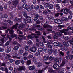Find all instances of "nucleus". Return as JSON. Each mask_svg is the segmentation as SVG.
<instances>
[{
  "label": "nucleus",
  "instance_id": "nucleus-1",
  "mask_svg": "<svg viewBox=\"0 0 73 73\" xmlns=\"http://www.w3.org/2000/svg\"><path fill=\"white\" fill-rule=\"evenodd\" d=\"M18 25H19V24H18V23H16V24L13 26L12 27H10V29H8L7 30L9 31V34H10V35L13 34L14 32V31L13 29H17Z\"/></svg>",
  "mask_w": 73,
  "mask_h": 73
},
{
  "label": "nucleus",
  "instance_id": "nucleus-2",
  "mask_svg": "<svg viewBox=\"0 0 73 73\" xmlns=\"http://www.w3.org/2000/svg\"><path fill=\"white\" fill-rule=\"evenodd\" d=\"M7 38H9V41H12V38H13V37H15V39H19V38H18V37H17V35H16L15 34H13L12 35H7Z\"/></svg>",
  "mask_w": 73,
  "mask_h": 73
},
{
  "label": "nucleus",
  "instance_id": "nucleus-3",
  "mask_svg": "<svg viewBox=\"0 0 73 73\" xmlns=\"http://www.w3.org/2000/svg\"><path fill=\"white\" fill-rule=\"evenodd\" d=\"M19 0H15L13 1L11 5V7L13 8L16 7L17 4H19Z\"/></svg>",
  "mask_w": 73,
  "mask_h": 73
},
{
  "label": "nucleus",
  "instance_id": "nucleus-4",
  "mask_svg": "<svg viewBox=\"0 0 73 73\" xmlns=\"http://www.w3.org/2000/svg\"><path fill=\"white\" fill-rule=\"evenodd\" d=\"M40 16L38 15V14H36L35 15V17L34 18V20L35 21H36L37 24H40V22L39 21V19L38 18H39Z\"/></svg>",
  "mask_w": 73,
  "mask_h": 73
},
{
  "label": "nucleus",
  "instance_id": "nucleus-5",
  "mask_svg": "<svg viewBox=\"0 0 73 73\" xmlns=\"http://www.w3.org/2000/svg\"><path fill=\"white\" fill-rule=\"evenodd\" d=\"M62 33L60 32H57L55 33V35L53 36V38L54 39H58V37L62 36Z\"/></svg>",
  "mask_w": 73,
  "mask_h": 73
},
{
  "label": "nucleus",
  "instance_id": "nucleus-6",
  "mask_svg": "<svg viewBox=\"0 0 73 73\" xmlns=\"http://www.w3.org/2000/svg\"><path fill=\"white\" fill-rule=\"evenodd\" d=\"M19 39L20 40V41H21L22 39H24V40H26L27 38L26 37L24 36V35H19V37H18Z\"/></svg>",
  "mask_w": 73,
  "mask_h": 73
},
{
  "label": "nucleus",
  "instance_id": "nucleus-7",
  "mask_svg": "<svg viewBox=\"0 0 73 73\" xmlns=\"http://www.w3.org/2000/svg\"><path fill=\"white\" fill-rule=\"evenodd\" d=\"M0 69L2 71H5L6 73H8V70L7 67H5L4 68L3 67H1L0 68Z\"/></svg>",
  "mask_w": 73,
  "mask_h": 73
},
{
  "label": "nucleus",
  "instance_id": "nucleus-8",
  "mask_svg": "<svg viewBox=\"0 0 73 73\" xmlns=\"http://www.w3.org/2000/svg\"><path fill=\"white\" fill-rule=\"evenodd\" d=\"M18 70L19 72H21L22 70H25V67L24 66H19Z\"/></svg>",
  "mask_w": 73,
  "mask_h": 73
},
{
  "label": "nucleus",
  "instance_id": "nucleus-9",
  "mask_svg": "<svg viewBox=\"0 0 73 73\" xmlns=\"http://www.w3.org/2000/svg\"><path fill=\"white\" fill-rule=\"evenodd\" d=\"M58 53L60 56H64V54H65L64 52H63L62 51H61L60 50H58Z\"/></svg>",
  "mask_w": 73,
  "mask_h": 73
},
{
  "label": "nucleus",
  "instance_id": "nucleus-10",
  "mask_svg": "<svg viewBox=\"0 0 73 73\" xmlns=\"http://www.w3.org/2000/svg\"><path fill=\"white\" fill-rule=\"evenodd\" d=\"M30 50L32 52L35 53V52H36L37 49H36L35 47H33L30 48Z\"/></svg>",
  "mask_w": 73,
  "mask_h": 73
},
{
  "label": "nucleus",
  "instance_id": "nucleus-11",
  "mask_svg": "<svg viewBox=\"0 0 73 73\" xmlns=\"http://www.w3.org/2000/svg\"><path fill=\"white\" fill-rule=\"evenodd\" d=\"M53 68L55 69H58L60 67L59 65L57 64H54L53 66Z\"/></svg>",
  "mask_w": 73,
  "mask_h": 73
},
{
  "label": "nucleus",
  "instance_id": "nucleus-12",
  "mask_svg": "<svg viewBox=\"0 0 73 73\" xmlns=\"http://www.w3.org/2000/svg\"><path fill=\"white\" fill-rule=\"evenodd\" d=\"M1 36L3 37L1 40V41L2 43H4V40H5V36L6 35H1Z\"/></svg>",
  "mask_w": 73,
  "mask_h": 73
},
{
  "label": "nucleus",
  "instance_id": "nucleus-13",
  "mask_svg": "<svg viewBox=\"0 0 73 73\" xmlns=\"http://www.w3.org/2000/svg\"><path fill=\"white\" fill-rule=\"evenodd\" d=\"M28 69L30 70H35V66L33 65L28 67Z\"/></svg>",
  "mask_w": 73,
  "mask_h": 73
},
{
  "label": "nucleus",
  "instance_id": "nucleus-14",
  "mask_svg": "<svg viewBox=\"0 0 73 73\" xmlns=\"http://www.w3.org/2000/svg\"><path fill=\"white\" fill-rule=\"evenodd\" d=\"M22 19H23V17H21L20 19H19L17 17H15V18L14 19V21L15 22H17L18 21H21V20H22Z\"/></svg>",
  "mask_w": 73,
  "mask_h": 73
},
{
  "label": "nucleus",
  "instance_id": "nucleus-15",
  "mask_svg": "<svg viewBox=\"0 0 73 73\" xmlns=\"http://www.w3.org/2000/svg\"><path fill=\"white\" fill-rule=\"evenodd\" d=\"M69 12V9L67 8H65L64 10V12L65 14H68Z\"/></svg>",
  "mask_w": 73,
  "mask_h": 73
},
{
  "label": "nucleus",
  "instance_id": "nucleus-16",
  "mask_svg": "<svg viewBox=\"0 0 73 73\" xmlns=\"http://www.w3.org/2000/svg\"><path fill=\"white\" fill-rule=\"evenodd\" d=\"M23 21L25 24H27V23H31V21H28V20L25 19H23Z\"/></svg>",
  "mask_w": 73,
  "mask_h": 73
},
{
  "label": "nucleus",
  "instance_id": "nucleus-17",
  "mask_svg": "<svg viewBox=\"0 0 73 73\" xmlns=\"http://www.w3.org/2000/svg\"><path fill=\"white\" fill-rule=\"evenodd\" d=\"M63 45H64V46L66 47L69 46V44L68 42H66L65 41H64L63 42Z\"/></svg>",
  "mask_w": 73,
  "mask_h": 73
},
{
  "label": "nucleus",
  "instance_id": "nucleus-18",
  "mask_svg": "<svg viewBox=\"0 0 73 73\" xmlns=\"http://www.w3.org/2000/svg\"><path fill=\"white\" fill-rule=\"evenodd\" d=\"M7 53H9L11 51V47L10 46H7Z\"/></svg>",
  "mask_w": 73,
  "mask_h": 73
},
{
  "label": "nucleus",
  "instance_id": "nucleus-19",
  "mask_svg": "<svg viewBox=\"0 0 73 73\" xmlns=\"http://www.w3.org/2000/svg\"><path fill=\"white\" fill-rule=\"evenodd\" d=\"M58 45L60 47V49L61 50H63V49H64V47H63V45H62V44L59 43Z\"/></svg>",
  "mask_w": 73,
  "mask_h": 73
},
{
  "label": "nucleus",
  "instance_id": "nucleus-20",
  "mask_svg": "<svg viewBox=\"0 0 73 73\" xmlns=\"http://www.w3.org/2000/svg\"><path fill=\"white\" fill-rule=\"evenodd\" d=\"M56 7V9L58 11H60V9H61V8L60 7V5L58 4H57L55 5Z\"/></svg>",
  "mask_w": 73,
  "mask_h": 73
},
{
  "label": "nucleus",
  "instance_id": "nucleus-21",
  "mask_svg": "<svg viewBox=\"0 0 73 73\" xmlns=\"http://www.w3.org/2000/svg\"><path fill=\"white\" fill-rule=\"evenodd\" d=\"M43 58L45 61H47V60L49 59V56H44Z\"/></svg>",
  "mask_w": 73,
  "mask_h": 73
},
{
  "label": "nucleus",
  "instance_id": "nucleus-22",
  "mask_svg": "<svg viewBox=\"0 0 73 73\" xmlns=\"http://www.w3.org/2000/svg\"><path fill=\"white\" fill-rule=\"evenodd\" d=\"M27 19L28 20V21H31L32 20V19H31V17L29 16H28V15L25 18Z\"/></svg>",
  "mask_w": 73,
  "mask_h": 73
},
{
  "label": "nucleus",
  "instance_id": "nucleus-23",
  "mask_svg": "<svg viewBox=\"0 0 73 73\" xmlns=\"http://www.w3.org/2000/svg\"><path fill=\"white\" fill-rule=\"evenodd\" d=\"M31 62H32L31 61V60H28L27 61L26 65L29 66V65H30V64H31Z\"/></svg>",
  "mask_w": 73,
  "mask_h": 73
},
{
  "label": "nucleus",
  "instance_id": "nucleus-24",
  "mask_svg": "<svg viewBox=\"0 0 73 73\" xmlns=\"http://www.w3.org/2000/svg\"><path fill=\"white\" fill-rule=\"evenodd\" d=\"M54 7V5L52 4H50L48 6V7L50 9H52Z\"/></svg>",
  "mask_w": 73,
  "mask_h": 73
},
{
  "label": "nucleus",
  "instance_id": "nucleus-25",
  "mask_svg": "<svg viewBox=\"0 0 73 73\" xmlns=\"http://www.w3.org/2000/svg\"><path fill=\"white\" fill-rule=\"evenodd\" d=\"M63 38L66 41H67V42H69V38H68V36H64Z\"/></svg>",
  "mask_w": 73,
  "mask_h": 73
},
{
  "label": "nucleus",
  "instance_id": "nucleus-26",
  "mask_svg": "<svg viewBox=\"0 0 73 73\" xmlns=\"http://www.w3.org/2000/svg\"><path fill=\"white\" fill-rule=\"evenodd\" d=\"M22 14L23 16H24V17H25V18L27 16V13L25 11H24L22 13Z\"/></svg>",
  "mask_w": 73,
  "mask_h": 73
},
{
  "label": "nucleus",
  "instance_id": "nucleus-27",
  "mask_svg": "<svg viewBox=\"0 0 73 73\" xmlns=\"http://www.w3.org/2000/svg\"><path fill=\"white\" fill-rule=\"evenodd\" d=\"M27 38L29 39H32V38H34V36H33V35H28L27 36Z\"/></svg>",
  "mask_w": 73,
  "mask_h": 73
},
{
  "label": "nucleus",
  "instance_id": "nucleus-28",
  "mask_svg": "<svg viewBox=\"0 0 73 73\" xmlns=\"http://www.w3.org/2000/svg\"><path fill=\"white\" fill-rule=\"evenodd\" d=\"M69 28H70L69 27H68L67 28V29H64L60 31L61 32H64L65 31H66V32H68V31L69 30Z\"/></svg>",
  "mask_w": 73,
  "mask_h": 73
},
{
  "label": "nucleus",
  "instance_id": "nucleus-29",
  "mask_svg": "<svg viewBox=\"0 0 73 73\" xmlns=\"http://www.w3.org/2000/svg\"><path fill=\"white\" fill-rule=\"evenodd\" d=\"M61 20L62 21H68V19L65 17H62L61 18Z\"/></svg>",
  "mask_w": 73,
  "mask_h": 73
},
{
  "label": "nucleus",
  "instance_id": "nucleus-30",
  "mask_svg": "<svg viewBox=\"0 0 73 73\" xmlns=\"http://www.w3.org/2000/svg\"><path fill=\"white\" fill-rule=\"evenodd\" d=\"M19 64H20V60H17L15 62V64L16 65H19Z\"/></svg>",
  "mask_w": 73,
  "mask_h": 73
},
{
  "label": "nucleus",
  "instance_id": "nucleus-31",
  "mask_svg": "<svg viewBox=\"0 0 73 73\" xmlns=\"http://www.w3.org/2000/svg\"><path fill=\"white\" fill-rule=\"evenodd\" d=\"M33 57V55L32 53H30V54L29 55V56L28 57V58H32Z\"/></svg>",
  "mask_w": 73,
  "mask_h": 73
},
{
  "label": "nucleus",
  "instance_id": "nucleus-32",
  "mask_svg": "<svg viewBox=\"0 0 73 73\" xmlns=\"http://www.w3.org/2000/svg\"><path fill=\"white\" fill-rule=\"evenodd\" d=\"M62 23V21L60 20V19H58V22H57V24H61Z\"/></svg>",
  "mask_w": 73,
  "mask_h": 73
},
{
  "label": "nucleus",
  "instance_id": "nucleus-33",
  "mask_svg": "<svg viewBox=\"0 0 73 73\" xmlns=\"http://www.w3.org/2000/svg\"><path fill=\"white\" fill-rule=\"evenodd\" d=\"M19 47L18 46H16L14 47L13 49L14 50H17L19 49Z\"/></svg>",
  "mask_w": 73,
  "mask_h": 73
},
{
  "label": "nucleus",
  "instance_id": "nucleus-34",
  "mask_svg": "<svg viewBox=\"0 0 73 73\" xmlns=\"http://www.w3.org/2000/svg\"><path fill=\"white\" fill-rule=\"evenodd\" d=\"M48 18L49 20V21H53L54 19L53 17H52L51 16H50L49 17H48Z\"/></svg>",
  "mask_w": 73,
  "mask_h": 73
},
{
  "label": "nucleus",
  "instance_id": "nucleus-35",
  "mask_svg": "<svg viewBox=\"0 0 73 73\" xmlns=\"http://www.w3.org/2000/svg\"><path fill=\"white\" fill-rule=\"evenodd\" d=\"M23 8H24L25 9H27V8L28 7V5L27 4H24L23 5Z\"/></svg>",
  "mask_w": 73,
  "mask_h": 73
},
{
  "label": "nucleus",
  "instance_id": "nucleus-36",
  "mask_svg": "<svg viewBox=\"0 0 73 73\" xmlns=\"http://www.w3.org/2000/svg\"><path fill=\"white\" fill-rule=\"evenodd\" d=\"M62 30H59V31H60V32H61V33H64V35H68V33L67 32H66V31H63V32H62V31H61Z\"/></svg>",
  "mask_w": 73,
  "mask_h": 73
},
{
  "label": "nucleus",
  "instance_id": "nucleus-37",
  "mask_svg": "<svg viewBox=\"0 0 73 73\" xmlns=\"http://www.w3.org/2000/svg\"><path fill=\"white\" fill-rule=\"evenodd\" d=\"M23 24H21L19 25L18 27V28H19L20 29H23Z\"/></svg>",
  "mask_w": 73,
  "mask_h": 73
},
{
  "label": "nucleus",
  "instance_id": "nucleus-38",
  "mask_svg": "<svg viewBox=\"0 0 73 73\" xmlns=\"http://www.w3.org/2000/svg\"><path fill=\"white\" fill-rule=\"evenodd\" d=\"M62 60V59L61 58H58V63L59 64L61 63V62Z\"/></svg>",
  "mask_w": 73,
  "mask_h": 73
},
{
  "label": "nucleus",
  "instance_id": "nucleus-39",
  "mask_svg": "<svg viewBox=\"0 0 73 73\" xmlns=\"http://www.w3.org/2000/svg\"><path fill=\"white\" fill-rule=\"evenodd\" d=\"M24 52V51L22 49H20L18 51V53H19V54H22Z\"/></svg>",
  "mask_w": 73,
  "mask_h": 73
},
{
  "label": "nucleus",
  "instance_id": "nucleus-40",
  "mask_svg": "<svg viewBox=\"0 0 73 73\" xmlns=\"http://www.w3.org/2000/svg\"><path fill=\"white\" fill-rule=\"evenodd\" d=\"M12 56H18V54L17 53H15L14 52H12Z\"/></svg>",
  "mask_w": 73,
  "mask_h": 73
},
{
  "label": "nucleus",
  "instance_id": "nucleus-41",
  "mask_svg": "<svg viewBox=\"0 0 73 73\" xmlns=\"http://www.w3.org/2000/svg\"><path fill=\"white\" fill-rule=\"evenodd\" d=\"M28 53L27 52H26L23 54V55L25 57V56H27V55H28Z\"/></svg>",
  "mask_w": 73,
  "mask_h": 73
},
{
  "label": "nucleus",
  "instance_id": "nucleus-42",
  "mask_svg": "<svg viewBox=\"0 0 73 73\" xmlns=\"http://www.w3.org/2000/svg\"><path fill=\"white\" fill-rule=\"evenodd\" d=\"M65 64V61H63L60 65V66H64Z\"/></svg>",
  "mask_w": 73,
  "mask_h": 73
},
{
  "label": "nucleus",
  "instance_id": "nucleus-43",
  "mask_svg": "<svg viewBox=\"0 0 73 73\" xmlns=\"http://www.w3.org/2000/svg\"><path fill=\"white\" fill-rule=\"evenodd\" d=\"M25 50H27V51H28V50H29V46H25Z\"/></svg>",
  "mask_w": 73,
  "mask_h": 73
},
{
  "label": "nucleus",
  "instance_id": "nucleus-44",
  "mask_svg": "<svg viewBox=\"0 0 73 73\" xmlns=\"http://www.w3.org/2000/svg\"><path fill=\"white\" fill-rule=\"evenodd\" d=\"M37 65H38V67L39 68V67L42 66V63L40 62H39L37 63Z\"/></svg>",
  "mask_w": 73,
  "mask_h": 73
},
{
  "label": "nucleus",
  "instance_id": "nucleus-45",
  "mask_svg": "<svg viewBox=\"0 0 73 73\" xmlns=\"http://www.w3.org/2000/svg\"><path fill=\"white\" fill-rule=\"evenodd\" d=\"M43 27L44 28H48V25L46 24H44L43 26Z\"/></svg>",
  "mask_w": 73,
  "mask_h": 73
},
{
  "label": "nucleus",
  "instance_id": "nucleus-46",
  "mask_svg": "<svg viewBox=\"0 0 73 73\" xmlns=\"http://www.w3.org/2000/svg\"><path fill=\"white\" fill-rule=\"evenodd\" d=\"M38 19L39 20H41L42 21H44V19L43 18V17L42 16H39Z\"/></svg>",
  "mask_w": 73,
  "mask_h": 73
},
{
  "label": "nucleus",
  "instance_id": "nucleus-47",
  "mask_svg": "<svg viewBox=\"0 0 73 73\" xmlns=\"http://www.w3.org/2000/svg\"><path fill=\"white\" fill-rule=\"evenodd\" d=\"M49 3H46L44 5V7H45V8H48V7H49Z\"/></svg>",
  "mask_w": 73,
  "mask_h": 73
},
{
  "label": "nucleus",
  "instance_id": "nucleus-48",
  "mask_svg": "<svg viewBox=\"0 0 73 73\" xmlns=\"http://www.w3.org/2000/svg\"><path fill=\"white\" fill-rule=\"evenodd\" d=\"M59 43H57V42H54L53 43V44L55 46H58V44Z\"/></svg>",
  "mask_w": 73,
  "mask_h": 73
},
{
  "label": "nucleus",
  "instance_id": "nucleus-49",
  "mask_svg": "<svg viewBox=\"0 0 73 73\" xmlns=\"http://www.w3.org/2000/svg\"><path fill=\"white\" fill-rule=\"evenodd\" d=\"M54 72H55V71L52 69L48 71V72H51V73H55Z\"/></svg>",
  "mask_w": 73,
  "mask_h": 73
},
{
  "label": "nucleus",
  "instance_id": "nucleus-50",
  "mask_svg": "<svg viewBox=\"0 0 73 73\" xmlns=\"http://www.w3.org/2000/svg\"><path fill=\"white\" fill-rule=\"evenodd\" d=\"M33 35V36H34V37H35V38H38V36H37V35L36 34H32Z\"/></svg>",
  "mask_w": 73,
  "mask_h": 73
},
{
  "label": "nucleus",
  "instance_id": "nucleus-51",
  "mask_svg": "<svg viewBox=\"0 0 73 73\" xmlns=\"http://www.w3.org/2000/svg\"><path fill=\"white\" fill-rule=\"evenodd\" d=\"M10 57H11V56H10V55H8L7 56L5 57V58L6 60H8V59H9Z\"/></svg>",
  "mask_w": 73,
  "mask_h": 73
},
{
  "label": "nucleus",
  "instance_id": "nucleus-52",
  "mask_svg": "<svg viewBox=\"0 0 73 73\" xmlns=\"http://www.w3.org/2000/svg\"><path fill=\"white\" fill-rule=\"evenodd\" d=\"M42 37L43 39V42H44V43H46V41H45V37L44 36H42Z\"/></svg>",
  "mask_w": 73,
  "mask_h": 73
},
{
  "label": "nucleus",
  "instance_id": "nucleus-53",
  "mask_svg": "<svg viewBox=\"0 0 73 73\" xmlns=\"http://www.w3.org/2000/svg\"><path fill=\"white\" fill-rule=\"evenodd\" d=\"M49 53H52L53 52V50L52 49H49L48 50Z\"/></svg>",
  "mask_w": 73,
  "mask_h": 73
},
{
  "label": "nucleus",
  "instance_id": "nucleus-54",
  "mask_svg": "<svg viewBox=\"0 0 73 73\" xmlns=\"http://www.w3.org/2000/svg\"><path fill=\"white\" fill-rule=\"evenodd\" d=\"M27 44L29 45H32V42L31 40H29L27 42Z\"/></svg>",
  "mask_w": 73,
  "mask_h": 73
},
{
  "label": "nucleus",
  "instance_id": "nucleus-55",
  "mask_svg": "<svg viewBox=\"0 0 73 73\" xmlns=\"http://www.w3.org/2000/svg\"><path fill=\"white\" fill-rule=\"evenodd\" d=\"M42 49L43 51H44V52H46L47 50V48H46V47H43Z\"/></svg>",
  "mask_w": 73,
  "mask_h": 73
},
{
  "label": "nucleus",
  "instance_id": "nucleus-56",
  "mask_svg": "<svg viewBox=\"0 0 73 73\" xmlns=\"http://www.w3.org/2000/svg\"><path fill=\"white\" fill-rule=\"evenodd\" d=\"M43 14L45 15H46L48 14V11H45L43 12Z\"/></svg>",
  "mask_w": 73,
  "mask_h": 73
},
{
  "label": "nucleus",
  "instance_id": "nucleus-57",
  "mask_svg": "<svg viewBox=\"0 0 73 73\" xmlns=\"http://www.w3.org/2000/svg\"><path fill=\"white\" fill-rule=\"evenodd\" d=\"M9 22L8 23H9V24L10 25H13V22H12V21L11 20H9Z\"/></svg>",
  "mask_w": 73,
  "mask_h": 73
},
{
  "label": "nucleus",
  "instance_id": "nucleus-58",
  "mask_svg": "<svg viewBox=\"0 0 73 73\" xmlns=\"http://www.w3.org/2000/svg\"><path fill=\"white\" fill-rule=\"evenodd\" d=\"M35 33H36L38 34L37 35H38V36H40L41 35V33H40V32L38 31H36L35 32Z\"/></svg>",
  "mask_w": 73,
  "mask_h": 73
},
{
  "label": "nucleus",
  "instance_id": "nucleus-59",
  "mask_svg": "<svg viewBox=\"0 0 73 73\" xmlns=\"http://www.w3.org/2000/svg\"><path fill=\"white\" fill-rule=\"evenodd\" d=\"M49 59L50 61H53V58L52 57L50 56H49Z\"/></svg>",
  "mask_w": 73,
  "mask_h": 73
},
{
  "label": "nucleus",
  "instance_id": "nucleus-60",
  "mask_svg": "<svg viewBox=\"0 0 73 73\" xmlns=\"http://www.w3.org/2000/svg\"><path fill=\"white\" fill-rule=\"evenodd\" d=\"M69 42L70 44H71V45H73V38L72 39V40H70L69 41Z\"/></svg>",
  "mask_w": 73,
  "mask_h": 73
},
{
  "label": "nucleus",
  "instance_id": "nucleus-61",
  "mask_svg": "<svg viewBox=\"0 0 73 73\" xmlns=\"http://www.w3.org/2000/svg\"><path fill=\"white\" fill-rule=\"evenodd\" d=\"M33 62L36 64H37L38 62L37 60L34 59L33 60Z\"/></svg>",
  "mask_w": 73,
  "mask_h": 73
},
{
  "label": "nucleus",
  "instance_id": "nucleus-62",
  "mask_svg": "<svg viewBox=\"0 0 73 73\" xmlns=\"http://www.w3.org/2000/svg\"><path fill=\"white\" fill-rule=\"evenodd\" d=\"M69 59L70 60H72L73 58V55H70L69 56Z\"/></svg>",
  "mask_w": 73,
  "mask_h": 73
},
{
  "label": "nucleus",
  "instance_id": "nucleus-63",
  "mask_svg": "<svg viewBox=\"0 0 73 73\" xmlns=\"http://www.w3.org/2000/svg\"><path fill=\"white\" fill-rule=\"evenodd\" d=\"M35 9H38L39 8V6L38 5H35Z\"/></svg>",
  "mask_w": 73,
  "mask_h": 73
},
{
  "label": "nucleus",
  "instance_id": "nucleus-64",
  "mask_svg": "<svg viewBox=\"0 0 73 73\" xmlns=\"http://www.w3.org/2000/svg\"><path fill=\"white\" fill-rule=\"evenodd\" d=\"M43 69H42V70H39L38 71V73H42L43 72Z\"/></svg>",
  "mask_w": 73,
  "mask_h": 73
}]
</instances>
